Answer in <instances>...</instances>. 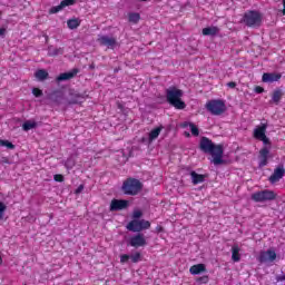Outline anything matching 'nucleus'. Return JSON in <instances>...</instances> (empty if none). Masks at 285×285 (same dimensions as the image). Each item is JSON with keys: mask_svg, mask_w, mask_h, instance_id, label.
Here are the masks:
<instances>
[{"mask_svg": "<svg viewBox=\"0 0 285 285\" xmlns=\"http://www.w3.org/2000/svg\"><path fill=\"white\" fill-rule=\"evenodd\" d=\"M77 75H79V69L73 68L71 71L69 72H62L60 73L57 78L56 81L59 83L61 81H69V79H75V77H77Z\"/></svg>", "mask_w": 285, "mask_h": 285, "instance_id": "obj_13", "label": "nucleus"}, {"mask_svg": "<svg viewBox=\"0 0 285 285\" xmlns=\"http://www.w3.org/2000/svg\"><path fill=\"white\" fill-rule=\"evenodd\" d=\"M53 179H55V181H58V183H62L63 181V175H61V174H56L55 176H53Z\"/></svg>", "mask_w": 285, "mask_h": 285, "instance_id": "obj_40", "label": "nucleus"}, {"mask_svg": "<svg viewBox=\"0 0 285 285\" xmlns=\"http://www.w3.org/2000/svg\"><path fill=\"white\" fill-rule=\"evenodd\" d=\"M227 87L228 88H237V82H235V81H229V82H227Z\"/></svg>", "mask_w": 285, "mask_h": 285, "instance_id": "obj_42", "label": "nucleus"}, {"mask_svg": "<svg viewBox=\"0 0 285 285\" xmlns=\"http://www.w3.org/2000/svg\"><path fill=\"white\" fill-rule=\"evenodd\" d=\"M243 21L248 28H255L262 23V16L257 11H248L244 14Z\"/></svg>", "mask_w": 285, "mask_h": 285, "instance_id": "obj_7", "label": "nucleus"}, {"mask_svg": "<svg viewBox=\"0 0 285 285\" xmlns=\"http://www.w3.org/2000/svg\"><path fill=\"white\" fill-rule=\"evenodd\" d=\"M161 130H164V127H156L149 132V141H155L161 135Z\"/></svg>", "mask_w": 285, "mask_h": 285, "instance_id": "obj_24", "label": "nucleus"}, {"mask_svg": "<svg viewBox=\"0 0 285 285\" xmlns=\"http://www.w3.org/2000/svg\"><path fill=\"white\" fill-rule=\"evenodd\" d=\"M0 146H4L9 150H14V144L10 142V140L0 139Z\"/></svg>", "mask_w": 285, "mask_h": 285, "instance_id": "obj_30", "label": "nucleus"}, {"mask_svg": "<svg viewBox=\"0 0 285 285\" xmlns=\"http://www.w3.org/2000/svg\"><path fill=\"white\" fill-rule=\"evenodd\" d=\"M144 188V184L139 179L136 178H127L124 180L121 186V191L124 195H130L131 197H135L141 193V189Z\"/></svg>", "mask_w": 285, "mask_h": 285, "instance_id": "obj_3", "label": "nucleus"}, {"mask_svg": "<svg viewBox=\"0 0 285 285\" xmlns=\"http://www.w3.org/2000/svg\"><path fill=\"white\" fill-rule=\"evenodd\" d=\"M81 190H83V185H80V186L76 189V194L81 193Z\"/></svg>", "mask_w": 285, "mask_h": 285, "instance_id": "obj_46", "label": "nucleus"}, {"mask_svg": "<svg viewBox=\"0 0 285 285\" xmlns=\"http://www.w3.org/2000/svg\"><path fill=\"white\" fill-rule=\"evenodd\" d=\"M61 3L67 8V6H75V0H62Z\"/></svg>", "mask_w": 285, "mask_h": 285, "instance_id": "obj_39", "label": "nucleus"}, {"mask_svg": "<svg viewBox=\"0 0 285 285\" xmlns=\"http://www.w3.org/2000/svg\"><path fill=\"white\" fill-rule=\"evenodd\" d=\"M252 199L257 204L264 202H275V199H277V194L271 189H265L252 194Z\"/></svg>", "mask_w": 285, "mask_h": 285, "instance_id": "obj_5", "label": "nucleus"}, {"mask_svg": "<svg viewBox=\"0 0 285 285\" xmlns=\"http://www.w3.org/2000/svg\"><path fill=\"white\" fill-rule=\"evenodd\" d=\"M285 175L284 166H278L274 169V173L269 176L268 181L271 184H277L281 179H283Z\"/></svg>", "mask_w": 285, "mask_h": 285, "instance_id": "obj_12", "label": "nucleus"}, {"mask_svg": "<svg viewBox=\"0 0 285 285\" xmlns=\"http://www.w3.org/2000/svg\"><path fill=\"white\" fill-rule=\"evenodd\" d=\"M205 108L210 115L219 117L226 112V102L222 99H212L206 102Z\"/></svg>", "mask_w": 285, "mask_h": 285, "instance_id": "obj_4", "label": "nucleus"}, {"mask_svg": "<svg viewBox=\"0 0 285 285\" xmlns=\"http://www.w3.org/2000/svg\"><path fill=\"white\" fill-rule=\"evenodd\" d=\"M6 35V28H0V37H3Z\"/></svg>", "mask_w": 285, "mask_h": 285, "instance_id": "obj_47", "label": "nucleus"}, {"mask_svg": "<svg viewBox=\"0 0 285 285\" xmlns=\"http://www.w3.org/2000/svg\"><path fill=\"white\" fill-rule=\"evenodd\" d=\"M282 97H284V92L282 91V89H275L272 94V104H275V106H279Z\"/></svg>", "mask_w": 285, "mask_h": 285, "instance_id": "obj_19", "label": "nucleus"}, {"mask_svg": "<svg viewBox=\"0 0 285 285\" xmlns=\"http://www.w3.org/2000/svg\"><path fill=\"white\" fill-rule=\"evenodd\" d=\"M32 95H35L36 97H41L43 95V91L39 88H33Z\"/></svg>", "mask_w": 285, "mask_h": 285, "instance_id": "obj_36", "label": "nucleus"}, {"mask_svg": "<svg viewBox=\"0 0 285 285\" xmlns=\"http://www.w3.org/2000/svg\"><path fill=\"white\" fill-rule=\"evenodd\" d=\"M276 282H285V275L276 276Z\"/></svg>", "mask_w": 285, "mask_h": 285, "instance_id": "obj_44", "label": "nucleus"}, {"mask_svg": "<svg viewBox=\"0 0 285 285\" xmlns=\"http://www.w3.org/2000/svg\"><path fill=\"white\" fill-rule=\"evenodd\" d=\"M144 215V213L139 209L135 210L132 214L134 219H139L141 218V216Z\"/></svg>", "mask_w": 285, "mask_h": 285, "instance_id": "obj_37", "label": "nucleus"}, {"mask_svg": "<svg viewBox=\"0 0 285 285\" xmlns=\"http://www.w3.org/2000/svg\"><path fill=\"white\" fill-rule=\"evenodd\" d=\"M255 92H256L257 95H262V92H264L263 87L256 86V87H255Z\"/></svg>", "mask_w": 285, "mask_h": 285, "instance_id": "obj_43", "label": "nucleus"}, {"mask_svg": "<svg viewBox=\"0 0 285 285\" xmlns=\"http://www.w3.org/2000/svg\"><path fill=\"white\" fill-rule=\"evenodd\" d=\"M1 14H3V12L0 11V17H1Z\"/></svg>", "mask_w": 285, "mask_h": 285, "instance_id": "obj_52", "label": "nucleus"}, {"mask_svg": "<svg viewBox=\"0 0 285 285\" xmlns=\"http://www.w3.org/2000/svg\"><path fill=\"white\" fill-rule=\"evenodd\" d=\"M232 259L233 262H240L242 261V255L239 254V246L234 245L232 247Z\"/></svg>", "mask_w": 285, "mask_h": 285, "instance_id": "obj_23", "label": "nucleus"}, {"mask_svg": "<svg viewBox=\"0 0 285 285\" xmlns=\"http://www.w3.org/2000/svg\"><path fill=\"white\" fill-rule=\"evenodd\" d=\"M36 127H37V122L36 121L27 120L22 125V130L28 132V130H32V128H36Z\"/></svg>", "mask_w": 285, "mask_h": 285, "instance_id": "obj_26", "label": "nucleus"}, {"mask_svg": "<svg viewBox=\"0 0 285 285\" xmlns=\"http://www.w3.org/2000/svg\"><path fill=\"white\" fill-rule=\"evenodd\" d=\"M128 259H130V255H128V254H122V255L120 256V264H126V263H128Z\"/></svg>", "mask_w": 285, "mask_h": 285, "instance_id": "obj_35", "label": "nucleus"}, {"mask_svg": "<svg viewBox=\"0 0 285 285\" xmlns=\"http://www.w3.org/2000/svg\"><path fill=\"white\" fill-rule=\"evenodd\" d=\"M82 99H83V96L76 95V97L69 101V104H81L83 101Z\"/></svg>", "mask_w": 285, "mask_h": 285, "instance_id": "obj_33", "label": "nucleus"}, {"mask_svg": "<svg viewBox=\"0 0 285 285\" xmlns=\"http://www.w3.org/2000/svg\"><path fill=\"white\" fill-rule=\"evenodd\" d=\"M267 128V124H261L259 126H256L253 134L254 139H257L259 141L263 137H266Z\"/></svg>", "mask_w": 285, "mask_h": 285, "instance_id": "obj_16", "label": "nucleus"}, {"mask_svg": "<svg viewBox=\"0 0 285 285\" xmlns=\"http://www.w3.org/2000/svg\"><path fill=\"white\" fill-rule=\"evenodd\" d=\"M35 77H37L39 81H46V79L49 77V73L45 69H39L36 71Z\"/></svg>", "mask_w": 285, "mask_h": 285, "instance_id": "obj_25", "label": "nucleus"}, {"mask_svg": "<svg viewBox=\"0 0 285 285\" xmlns=\"http://www.w3.org/2000/svg\"><path fill=\"white\" fill-rule=\"evenodd\" d=\"M130 23H139V20L141 19V16L137 12H131L128 16Z\"/></svg>", "mask_w": 285, "mask_h": 285, "instance_id": "obj_27", "label": "nucleus"}, {"mask_svg": "<svg viewBox=\"0 0 285 285\" xmlns=\"http://www.w3.org/2000/svg\"><path fill=\"white\" fill-rule=\"evenodd\" d=\"M189 273H190V275H202V273H206V265L202 264V263L193 265L189 268Z\"/></svg>", "mask_w": 285, "mask_h": 285, "instance_id": "obj_18", "label": "nucleus"}, {"mask_svg": "<svg viewBox=\"0 0 285 285\" xmlns=\"http://www.w3.org/2000/svg\"><path fill=\"white\" fill-rule=\"evenodd\" d=\"M146 244L148 243L146 242V237L141 233L131 236L129 239V246H132V248H140L141 246H146Z\"/></svg>", "mask_w": 285, "mask_h": 285, "instance_id": "obj_9", "label": "nucleus"}, {"mask_svg": "<svg viewBox=\"0 0 285 285\" xmlns=\"http://www.w3.org/2000/svg\"><path fill=\"white\" fill-rule=\"evenodd\" d=\"M268 155H271V150L268 149V147H263L259 150L258 159L261 168H264V166H268Z\"/></svg>", "mask_w": 285, "mask_h": 285, "instance_id": "obj_14", "label": "nucleus"}, {"mask_svg": "<svg viewBox=\"0 0 285 285\" xmlns=\"http://www.w3.org/2000/svg\"><path fill=\"white\" fill-rule=\"evenodd\" d=\"M98 43H100V46H105L109 50H115V48L117 47V38L100 36L98 38Z\"/></svg>", "mask_w": 285, "mask_h": 285, "instance_id": "obj_10", "label": "nucleus"}, {"mask_svg": "<svg viewBox=\"0 0 285 285\" xmlns=\"http://www.w3.org/2000/svg\"><path fill=\"white\" fill-rule=\"evenodd\" d=\"M283 14L285 16V0H283Z\"/></svg>", "mask_w": 285, "mask_h": 285, "instance_id": "obj_48", "label": "nucleus"}, {"mask_svg": "<svg viewBox=\"0 0 285 285\" xmlns=\"http://www.w3.org/2000/svg\"><path fill=\"white\" fill-rule=\"evenodd\" d=\"M65 166L66 168H75V161H72V159H67Z\"/></svg>", "mask_w": 285, "mask_h": 285, "instance_id": "obj_41", "label": "nucleus"}, {"mask_svg": "<svg viewBox=\"0 0 285 285\" xmlns=\"http://www.w3.org/2000/svg\"><path fill=\"white\" fill-rule=\"evenodd\" d=\"M219 32L218 27H207L203 29L204 37H215Z\"/></svg>", "mask_w": 285, "mask_h": 285, "instance_id": "obj_20", "label": "nucleus"}, {"mask_svg": "<svg viewBox=\"0 0 285 285\" xmlns=\"http://www.w3.org/2000/svg\"><path fill=\"white\" fill-rule=\"evenodd\" d=\"M129 259H131L132 264L141 262V253L136 252L135 254L129 256Z\"/></svg>", "mask_w": 285, "mask_h": 285, "instance_id": "obj_29", "label": "nucleus"}, {"mask_svg": "<svg viewBox=\"0 0 285 285\" xmlns=\"http://www.w3.org/2000/svg\"><path fill=\"white\" fill-rule=\"evenodd\" d=\"M197 284H208V282H210V278L208 277V275H204L200 277L196 278Z\"/></svg>", "mask_w": 285, "mask_h": 285, "instance_id": "obj_32", "label": "nucleus"}, {"mask_svg": "<svg viewBox=\"0 0 285 285\" xmlns=\"http://www.w3.org/2000/svg\"><path fill=\"white\" fill-rule=\"evenodd\" d=\"M199 149L206 155H212L215 166L224 164V145H215L208 137H202Z\"/></svg>", "mask_w": 285, "mask_h": 285, "instance_id": "obj_1", "label": "nucleus"}, {"mask_svg": "<svg viewBox=\"0 0 285 285\" xmlns=\"http://www.w3.org/2000/svg\"><path fill=\"white\" fill-rule=\"evenodd\" d=\"M282 79V73L265 72L263 73L262 81L264 83H274V81H279Z\"/></svg>", "mask_w": 285, "mask_h": 285, "instance_id": "obj_15", "label": "nucleus"}, {"mask_svg": "<svg viewBox=\"0 0 285 285\" xmlns=\"http://www.w3.org/2000/svg\"><path fill=\"white\" fill-rule=\"evenodd\" d=\"M3 262V258H1V256H0V264Z\"/></svg>", "mask_w": 285, "mask_h": 285, "instance_id": "obj_50", "label": "nucleus"}, {"mask_svg": "<svg viewBox=\"0 0 285 285\" xmlns=\"http://www.w3.org/2000/svg\"><path fill=\"white\" fill-rule=\"evenodd\" d=\"M3 164H10V160L8 158H3Z\"/></svg>", "mask_w": 285, "mask_h": 285, "instance_id": "obj_49", "label": "nucleus"}, {"mask_svg": "<svg viewBox=\"0 0 285 285\" xmlns=\"http://www.w3.org/2000/svg\"><path fill=\"white\" fill-rule=\"evenodd\" d=\"M189 127H190L191 135L194 137H199V128H197V126L193 122L189 124Z\"/></svg>", "mask_w": 285, "mask_h": 285, "instance_id": "obj_31", "label": "nucleus"}, {"mask_svg": "<svg viewBox=\"0 0 285 285\" xmlns=\"http://www.w3.org/2000/svg\"><path fill=\"white\" fill-rule=\"evenodd\" d=\"M181 97H184V90L177 87H170L166 90L167 102L176 110H184L186 108V102L181 100Z\"/></svg>", "mask_w": 285, "mask_h": 285, "instance_id": "obj_2", "label": "nucleus"}, {"mask_svg": "<svg viewBox=\"0 0 285 285\" xmlns=\"http://www.w3.org/2000/svg\"><path fill=\"white\" fill-rule=\"evenodd\" d=\"M190 177L194 186H197V184H204L206 179V175L197 174L195 170L190 171Z\"/></svg>", "mask_w": 285, "mask_h": 285, "instance_id": "obj_17", "label": "nucleus"}, {"mask_svg": "<svg viewBox=\"0 0 285 285\" xmlns=\"http://www.w3.org/2000/svg\"><path fill=\"white\" fill-rule=\"evenodd\" d=\"M259 264H266V262H275L277 259V253L273 249L263 250L257 257Z\"/></svg>", "mask_w": 285, "mask_h": 285, "instance_id": "obj_8", "label": "nucleus"}, {"mask_svg": "<svg viewBox=\"0 0 285 285\" xmlns=\"http://www.w3.org/2000/svg\"><path fill=\"white\" fill-rule=\"evenodd\" d=\"M150 228V222L146 219H134L127 224V230L131 233H141V230H148Z\"/></svg>", "mask_w": 285, "mask_h": 285, "instance_id": "obj_6", "label": "nucleus"}, {"mask_svg": "<svg viewBox=\"0 0 285 285\" xmlns=\"http://www.w3.org/2000/svg\"><path fill=\"white\" fill-rule=\"evenodd\" d=\"M79 26H81V20H79L78 18L69 19L67 21V28H69V30H77Z\"/></svg>", "mask_w": 285, "mask_h": 285, "instance_id": "obj_21", "label": "nucleus"}, {"mask_svg": "<svg viewBox=\"0 0 285 285\" xmlns=\"http://www.w3.org/2000/svg\"><path fill=\"white\" fill-rule=\"evenodd\" d=\"M63 8L66 7L62 4V2H60V4L50 8L49 14H57V12H61Z\"/></svg>", "mask_w": 285, "mask_h": 285, "instance_id": "obj_28", "label": "nucleus"}, {"mask_svg": "<svg viewBox=\"0 0 285 285\" xmlns=\"http://www.w3.org/2000/svg\"><path fill=\"white\" fill-rule=\"evenodd\" d=\"M125 208H128V200L114 198L110 203L109 210L115 213L117 210H125Z\"/></svg>", "mask_w": 285, "mask_h": 285, "instance_id": "obj_11", "label": "nucleus"}, {"mask_svg": "<svg viewBox=\"0 0 285 285\" xmlns=\"http://www.w3.org/2000/svg\"><path fill=\"white\" fill-rule=\"evenodd\" d=\"M258 141H263L265 146H271V139L266 137V135L263 138H261Z\"/></svg>", "mask_w": 285, "mask_h": 285, "instance_id": "obj_38", "label": "nucleus"}, {"mask_svg": "<svg viewBox=\"0 0 285 285\" xmlns=\"http://www.w3.org/2000/svg\"><path fill=\"white\" fill-rule=\"evenodd\" d=\"M156 233H164V227L161 225H157Z\"/></svg>", "mask_w": 285, "mask_h": 285, "instance_id": "obj_45", "label": "nucleus"}, {"mask_svg": "<svg viewBox=\"0 0 285 285\" xmlns=\"http://www.w3.org/2000/svg\"><path fill=\"white\" fill-rule=\"evenodd\" d=\"M138 1H142V2H146V1H149V0H138Z\"/></svg>", "mask_w": 285, "mask_h": 285, "instance_id": "obj_51", "label": "nucleus"}, {"mask_svg": "<svg viewBox=\"0 0 285 285\" xmlns=\"http://www.w3.org/2000/svg\"><path fill=\"white\" fill-rule=\"evenodd\" d=\"M7 208L6 204L0 202V220L3 219V213H6Z\"/></svg>", "mask_w": 285, "mask_h": 285, "instance_id": "obj_34", "label": "nucleus"}, {"mask_svg": "<svg viewBox=\"0 0 285 285\" xmlns=\"http://www.w3.org/2000/svg\"><path fill=\"white\" fill-rule=\"evenodd\" d=\"M59 55H63V48L48 47V57H59Z\"/></svg>", "mask_w": 285, "mask_h": 285, "instance_id": "obj_22", "label": "nucleus"}]
</instances>
